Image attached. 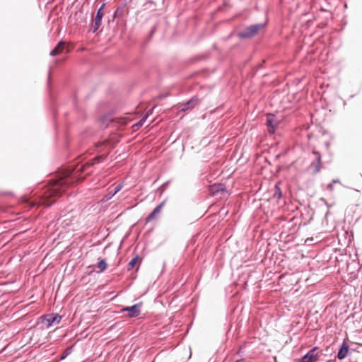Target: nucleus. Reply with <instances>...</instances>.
<instances>
[{"instance_id":"5","label":"nucleus","mask_w":362,"mask_h":362,"mask_svg":"<svg viewBox=\"0 0 362 362\" xmlns=\"http://www.w3.org/2000/svg\"><path fill=\"white\" fill-rule=\"evenodd\" d=\"M313 153L315 156V160L310 164V168L313 173H317L322 168V158L318 151H313Z\"/></svg>"},{"instance_id":"23","label":"nucleus","mask_w":362,"mask_h":362,"mask_svg":"<svg viewBox=\"0 0 362 362\" xmlns=\"http://www.w3.org/2000/svg\"><path fill=\"white\" fill-rule=\"evenodd\" d=\"M23 202H28V199L27 197H23Z\"/></svg>"},{"instance_id":"17","label":"nucleus","mask_w":362,"mask_h":362,"mask_svg":"<svg viewBox=\"0 0 362 362\" xmlns=\"http://www.w3.org/2000/svg\"><path fill=\"white\" fill-rule=\"evenodd\" d=\"M138 257H134L128 264V269H132L138 262Z\"/></svg>"},{"instance_id":"15","label":"nucleus","mask_w":362,"mask_h":362,"mask_svg":"<svg viewBox=\"0 0 362 362\" xmlns=\"http://www.w3.org/2000/svg\"><path fill=\"white\" fill-rule=\"evenodd\" d=\"M107 264L104 259H100L98 262L97 267L99 269L100 272H103L107 269Z\"/></svg>"},{"instance_id":"11","label":"nucleus","mask_w":362,"mask_h":362,"mask_svg":"<svg viewBox=\"0 0 362 362\" xmlns=\"http://www.w3.org/2000/svg\"><path fill=\"white\" fill-rule=\"evenodd\" d=\"M165 205V202H161L159 205H158L153 211L148 215L146 218V221L149 222L152 220L155 219L156 216L160 213L163 207Z\"/></svg>"},{"instance_id":"19","label":"nucleus","mask_w":362,"mask_h":362,"mask_svg":"<svg viewBox=\"0 0 362 362\" xmlns=\"http://www.w3.org/2000/svg\"><path fill=\"white\" fill-rule=\"evenodd\" d=\"M129 120H128L127 119L124 118V117H121V118H119L118 119V122L122 125H125L128 123Z\"/></svg>"},{"instance_id":"12","label":"nucleus","mask_w":362,"mask_h":362,"mask_svg":"<svg viewBox=\"0 0 362 362\" xmlns=\"http://www.w3.org/2000/svg\"><path fill=\"white\" fill-rule=\"evenodd\" d=\"M165 205V202H161L159 205H158L153 211L148 215L146 218V221L149 222L152 220L155 219L156 216L160 213L163 207Z\"/></svg>"},{"instance_id":"8","label":"nucleus","mask_w":362,"mask_h":362,"mask_svg":"<svg viewBox=\"0 0 362 362\" xmlns=\"http://www.w3.org/2000/svg\"><path fill=\"white\" fill-rule=\"evenodd\" d=\"M64 52H69V46L66 45V42L64 41L59 42L57 45L51 51V56L59 55Z\"/></svg>"},{"instance_id":"4","label":"nucleus","mask_w":362,"mask_h":362,"mask_svg":"<svg viewBox=\"0 0 362 362\" xmlns=\"http://www.w3.org/2000/svg\"><path fill=\"white\" fill-rule=\"evenodd\" d=\"M320 354L317 348L314 347L309 351L302 358L300 362H317L319 359Z\"/></svg>"},{"instance_id":"14","label":"nucleus","mask_w":362,"mask_h":362,"mask_svg":"<svg viewBox=\"0 0 362 362\" xmlns=\"http://www.w3.org/2000/svg\"><path fill=\"white\" fill-rule=\"evenodd\" d=\"M223 187L222 185H213L210 186V192L212 194H215L216 193L218 192L219 191H223Z\"/></svg>"},{"instance_id":"9","label":"nucleus","mask_w":362,"mask_h":362,"mask_svg":"<svg viewBox=\"0 0 362 362\" xmlns=\"http://www.w3.org/2000/svg\"><path fill=\"white\" fill-rule=\"evenodd\" d=\"M103 16H104V12H103V6H101L98 10L96 16H95V19L93 20L94 32L96 31L99 28V27L100 26L102 18H103Z\"/></svg>"},{"instance_id":"1","label":"nucleus","mask_w":362,"mask_h":362,"mask_svg":"<svg viewBox=\"0 0 362 362\" xmlns=\"http://www.w3.org/2000/svg\"><path fill=\"white\" fill-rule=\"evenodd\" d=\"M67 185V181L63 178L55 180L46 187L42 194L40 196L38 202H30V206L42 205L46 207L49 206L62 196Z\"/></svg>"},{"instance_id":"25","label":"nucleus","mask_w":362,"mask_h":362,"mask_svg":"<svg viewBox=\"0 0 362 362\" xmlns=\"http://www.w3.org/2000/svg\"><path fill=\"white\" fill-rule=\"evenodd\" d=\"M188 108H189V107H185V108H183L182 110H187Z\"/></svg>"},{"instance_id":"20","label":"nucleus","mask_w":362,"mask_h":362,"mask_svg":"<svg viewBox=\"0 0 362 362\" xmlns=\"http://www.w3.org/2000/svg\"><path fill=\"white\" fill-rule=\"evenodd\" d=\"M122 187V184H119L118 185H117L114 189V191L112 192V195H115L116 194Z\"/></svg>"},{"instance_id":"13","label":"nucleus","mask_w":362,"mask_h":362,"mask_svg":"<svg viewBox=\"0 0 362 362\" xmlns=\"http://www.w3.org/2000/svg\"><path fill=\"white\" fill-rule=\"evenodd\" d=\"M348 351H349V346L346 344L344 343L338 351V354H337L338 358L339 359L344 358L348 354Z\"/></svg>"},{"instance_id":"2","label":"nucleus","mask_w":362,"mask_h":362,"mask_svg":"<svg viewBox=\"0 0 362 362\" xmlns=\"http://www.w3.org/2000/svg\"><path fill=\"white\" fill-rule=\"evenodd\" d=\"M61 320V315L57 313H52L41 317V323L45 328L49 329L53 325L59 324Z\"/></svg>"},{"instance_id":"18","label":"nucleus","mask_w":362,"mask_h":362,"mask_svg":"<svg viewBox=\"0 0 362 362\" xmlns=\"http://www.w3.org/2000/svg\"><path fill=\"white\" fill-rule=\"evenodd\" d=\"M199 100L197 99H192L188 102L187 105H191V108L194 107L195 105H198Z\"/></svg>"},{"instance_id":"22","label":"nucleus","mask_w":362,"mask_h":362,"mask_svg":"<svg viewBox=\"0 0 362 362\" xmlns=\"http://www.w3.org/2000/svg\"><path fill=\"white\" fill-rule=\"evenodd\" d=\"M145 118H143L141 120H140L138 123H136L135 124V126L139 127H141L143 125V123H144V121Z\"/></svg>"},{"instance_id":"6","label":"nucleus","mask_w":362,"mask_h":362,"mask_svg":"<svg viewBox=\"0 0 362 362\" xmlns=\"http://www.w3.org/2000/svg\"><path fill=\"white\" fill-rule=\"evenodd\" d=\"M141 305H142V303H139L135 304L130 307L124 308L122 310V313L127 312L128 313L127 316L129 317H137L141 313L140 308H141Z\"/></svg>"},{"instance_id":"3","label":"nucleus","mask_w":362,"mask_h":362,"mask_svg":"<svg viewBox=\"0 0 362 362\" xmlns=\"http://www.w3.org/2000/svg\"><path fill=\"white\" fill-rule=\"evenodd\" d=\"M263 28L261 24L252 25L246 28L244 30L238 33V36L243 38H250L258 33Z\"/></svg>"},{"instance_id":"16","label":"nucleus","mask_w":362,"mask_h":362,"mask_svg":"<svg viewBox=\"0 0 362 362\" xmlns=\"http://www.w3.org/2000/svg\"><path fill=\"white\" fill-rule=\"evenodd\" d=\"M281 197V192L280 188L277 185L274 187V198L276 199H279Z\"/></svg>"},{"instance_id":"7","label":"nucleus","mask_w":362,"mask_h":362,"mask_svg":"<svg viewBox=\"0 0 362 362\" xmlns=\"http://www.w3.org/2000/svg\"><path fill=\"white\" fill-rule=\"evenodd\" d=\"M266 124L267 125L268 132L270 134H274L276 128L279 124L278 120L276 119L275 116L273 115H269L267 116V122Z\"/></svg>"},{"instance_id":"21","label":"nucleus","mask_w":362,"mask_h":362,"mask_svg":"<svg viewBox=\"0 0 362 362\" xmlns=\"http://www.w3.org/2000/svg\"><path fill=\"white\" fill-rule=\"evenodd\" d=\"M71 352V349H66L65 352H64V354H63L62 356H61V359H64L66 358V356L69 354Z\"/></svg>"},{"instance_id":"10","label":"nucleus","mask_w":362,"mask_h":362,"mask_svg":"<svg viewBox=\"0 0 362 362\" xmlns=\"http://www.w3.org/2000/svg\"><path fill=\"white\" fill-rule=\"evenodd\" d=\"M103 158V156H97L91 160L87 162L83 165L79 169L77 170V173H82L86 171L89 167L93 166L95 163H99Z\"/></svg>"},{"instance_id":"24","label":"nucleus","mask_w":362,"mask_h":362,"mask_svg":"<svg viewBox=\"0 0 362 362\" xmlns=\"http://www.w3.org/2000/svg\"><path fill=\"white\" fill-rule=\"evenodd\" d=\"M243 359L237 360L235 362H243Z\"/></svg>"}]
</instances>
